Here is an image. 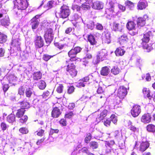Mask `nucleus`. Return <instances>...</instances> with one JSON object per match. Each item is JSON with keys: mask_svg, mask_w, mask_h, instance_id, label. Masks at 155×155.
Instances as JSON below:
<instances>
[{"mask_svg": "<svg viewBox=\"0 0 155 155\" xmlns=\"http://www.w3.org/2000/svg\"><path fill=\"white\" fill-rule=\"evenodd\" d=\"M35 43L37 48H40L42 47L44 44V41L40 36H37L35 39Z\"/></svg>", "mask_w": 155, "mask_h": 155, "instance_id": "obj_16", "label": "nucleus"}, {"mask_svg": "<svg viewBox=\"0 0 155 155\" xmlns=\"http://www.w3.org/2000/svg\"><path fill=\"white\" fill-rule=\"evenodd\" d=\"M151 117L150 114L146 113L142 115L141 118V121L144 124H148L151 121Z\"/></svg>", "mask_w": 155, "mask_h": 155, "instance_id": "obj_14", "label": "nucleus"}, {"mask_svg": "<svg viewBox=\"0 0 155 155\" xmlns=\"http://www.w3.org/2000/svg\"><path fill=\"white\" fill-rule=\"evenodd\" d=\"M19 123L21 124H25L28 119V116L27 115H25L22 117L19 118Z\"/></svg>", "mask_w": 155, "mask_h": 155, "instance_id": "obj_36", "label": "nucleus"}, {"mask_svg": "<svg viewBox=\"0 0 155 155\" xmlns=\"http://www.w3.org/2000/svg\"><path fill=\"white\" fill-rule=\"evenodd\" d=\"M38 16H36L33 17L31 20L32 28L33 29H36L38 27L39 24Z\"/></svg>", "mask_w": 155, "mask_h": 155, "instance_id": "obj_20", "label": "nucleus"}, {"mask_svg": "<svg viewBox=\"0 0 155 155\" xmlns=\"http://www.w3.org/2000/svg\"><path fill=\"white\" fill-rule=\"evenodd\" d=\"M94 22L92 21H91L88 24H87V26L88 28L92 29L94 28Z\"/></svg>", "mask_w": 155, "mask_h": 155, "instance_id": "obj_64", "label": "nucleus"}, {"mask_svg": "<svg viewBox=\"0 0 155 155\" xmlns=\"http://www.w3.org/2000/svg\"><path fill=\"white\" fill-rule=\"evenodd\" d=\"M89 145L90 147L93 150L96 149L98 147V143L95 141H92L91 142L89 143Z\"/></svg>", "mask_w": 155, "mask_h": 155, "instance_id": "obj_40", "label": "nucleus"}, {"mask_svg": "<svg viewBox=\"0 0 155 155\" xmlns=\"http://www.w3.org/2000/svg\"><path fill=\"white\" fill-rule=\"evenodd\" d=\"M0 23L1 25L3 26H8L10 23L8 17L6 16L4 19L1 20L0 21Z\"/></svg>", "mask_w": 155, "mask_h": 155, "instance_id": "obj_33", "label": "nucleus"}, {"mask_svg": "<svg viewBox=\"0 0 155 155\" xmlns=\"http://www.w3.org/2000/svg\"><path fill=\"white\" fill-rule=\"evenodd\" d=\"M70 13V11L68 8L66 6H63L61 7L60 12L58 14L60 18H65L68 17Z\"/></svg>", "mask_w": 155, "mask_h": 155, "instance_id": "obj_9", "label": "nucleus"}, {"mask_svg": "<svg viewBox=\"0 0 155 155\" xmlns=\"http://www.w3.org/2000/svg\"><path fill=\"white\" fill-rule=\"evenodd\" d=\"M136 25L132 21H128L127 24V28L130 31V34L134 36L137 34L138 29L135 27Z\"/></svg>", "mask_w": 155, "mask_h": 155, "instance_id": "obj_6", "label": "nucleus"}, {"mask_svg": "<svg viewBox=\"0 0 155 155\" xmlns=\"http://www.w3.org/2000/svg\"><path fill=\"white\" fill-rule=\"evenodd\" d=\"M103 3L98 1L95 2L93 4L92 8L95 9H100L103 8Z\"/></svg>", "mask_w": 155, "mask_h": 155, "instance_id": "obj_23", "label": "nucleus"}, {"mask_svg": "<svg viewBox=\"0 0 155 155\" xmlns=\"http://www.w3.org/2000/svg\"><path fill=\"white\" fill-rule=\"evenodd\" d=\"M42 96L43 98L45 99V100H47L50 97V93L48 91H47L43 92Z\"/></svg>", "mask_w": 155, "mask_h": 155, "instance_id": "obj_51", "label": "nucleus"}, {"mask_svg": "<svg viewBox=\"0 0 155 155\" xmlns=\"http://www.w3.org/2000/svg\"><path fill=\"white\" fill-rule=\"evenodd\" d=\"M55 46L60 49H61L64 48V45L59 43H54Z\"/></svg>", "mask_w": 155, "mask_h": 155, "instance_id": "obj_60", "label": "nucleus"}, {"mask_svg": "<svg viewBox=\"0 0 155 155\" xmlns=\"http://www.w3.org/2000/svg\"><path fill=\"white\" fill-rule=\"evenodd\" d=\"M150 145V144L148 141L141 142L138 148L139 150L142 153L144 152L149 147Z\"/></svg>", "mask_w": 155, "mask_h": 155, "instance_id": "obj_15", "label": "nucleus"}, {"mask_svg": "<svg viewBox=\"0 0 155 155\" xmlns=\"http://www.w3.org/2000/svg\"><path fill=\"white\" fill-rule=\"evenodd\" d=\"M19 103L21 106V108H23L25 110V109H28L30 107V104L24 101L19 102Z\"/></svg>", "mask_w": 155, "mask_h": 155, "instance_id": "obj_32", "label": "nucleus"}, {"mask_svg": "<svg viewBox=\"0 0 155 155\" xmlns=\"http://www.w3.org/2000/svg\"><path fill=\"white\" fill-rule=\"evenodd\" d=\"M53 31L51 28H49L46 31L44 37L47 43H50L53 39Z\"/></svg>", "mask_w": 155, "mask_h": 155, "instance_id": "obj_10", "label": "nucleus"}, {"mask_svg": "<svg viewBox=\"0 0 155 155\" xmlns=\"http://www.w3.org/2000/svg\"><path fill=\"white\" fill-rule=\"evenodd\" d=\"M75 114L73 111H71L66 113L64 116L65 118L70 119Z\"/></svg>", "mask_w": 155, "mask_h": 155, "instance_id": "obj_50", "label": "nucleus"}, {"mask_svg": "<svg viewBox=\"0 0 155 155\" xmlns=\"http://www.w3.org/2000/svg\"><path fill=\"white\" fill-rule=\"evenodd\" d=\"M26 110L23 108H20L18 109L16 113V116L17 118L21 117L24 116Z\"/></svg>", "mask_w": 155, "mask_h": 155, "instance_id": "obj_24", "label": "nucleus"}, {"mask_svg": "<svg viewBox=\"0 0 155 155\" xmlns=\"http://www.w3.org/2000/svg\"><path fill=\"white\" fill-rule=\"evenodd\" d=\"M38 130L37 131V135L39 137H42L44 134L45 129L38 128Z\"/></svg>", "mask_w": 155, "mask_h": 155, "instance_id": "obj_48", "label": "nucleus"}, {"mask_svg": "<svg viewBox=\"0 0 155 155\" xmlns=\"http://www.w3.org/2000/svg\"><path fill=\"white\" fill-rule=\"evenodd\" d=\"M81 50V48L79 47H76L71 49L68 53L69 56L70 58V60L71 61H75L76 60L81 61L80 59L76 58V55L78 53L80 52Z\"/></svg>", "mask_w": 155, "mask_h": 155, "instance_id": "obj_5", "label": "nucleus"}, {"mask_svg": "<svg viewBox=\"0 0 155 155\" xmlns=\"http://www.w3.org/2000/svg\"><path fill=\"white\" fill-rule=\"evenodd\" d=\"M16 116L13 114L11 113L7 117V120L9 123H12L15 121Z\"/></svg>", "mask_w": 155, "mask_h": 155, "instance_id": "obj_30", "label": "nucleus"}, {"mask_svg": "<svg viewBox=\"0 0 155 155\" xmlns=\"http://www.w3.org/2000/svg\"><path fill=\"white\" fill-rule=\"evenodd\" d=\"M147 6V3L146 2H143L140 1L137 5L138 9L142 10L146 8Z\"/></svg>", "mask_w": 155, "mask_h": 155, "instance_id": "obj_37", "label": "nucleus"}, {"mask_svg": "<svg viewBox=\"0 0 155 155\" xmlns=\"http://www.w3.org/2000/svg\"><path fill=\"white\" fill-rule=\"evenodd\" d=\"M90 8V6L89 5H87L86 3H84L81 5V8L84 10H87Z\"/></svg>", "mask_w": 155, "mask_h": 155, "instance_id": "obj_57", "label": "nucleus"}, {"mask_svg": "<svg viewBox=\"0 0 155 155\" xmlns=\"http://www.w3.org/2000/svg\"><path fill=\"white\" fill-rule=\"evenodd\" d=\"M107 112L108 111L107 110H103L100 114V115L99 117V120H102L104 119L106 116Z\"/></svg>", "mask_w": 155, "mask_h": 155, "instance_id": "obj_42", "label": "nucleus"}, {"mask_svg": "<svg viewBox=\"0 0 155 155\" xmlns=\"http://www.w3.org/2000/svg\"><path fill=\"white\" fill-rule=\"evenodd\" d=\"M146 128L147 131L149 132H155V125L153 124H148L146 126Z\"/></svg>", "mask_w": 155, "mask_h": 155, "instance_id": "obj_28", "label": "nucleus"}, {"mask_svg": "<svg viewBox=\"0 0 155 155\" xmlns=\"http://www.w3.org/2000/svg\"><path fill=\"white\" fill-rule=\"evenodd\" d=\"M61 114L60 109L57 107H55L53 108L51 112V116L53 118H58Z\"/></svg>", "mask_w": 155, "mask_h": 155, "instance_id": "obj_19", "label": "nucleus"}, {"mask_svg": "<svg viewBox=\"0 0 155 155\" xmlns=\"http://www.w3.org/2000/svg\"><path fill=\"white\" fill-rule=\"evenodd\" d=\"M148 16L146 15H144L142 17H139L137 21V24L138 27L143 26L146 24V21L148 20Z\"/></svg>", "mask_w": 155, "mask_h": 155, "instance_id": "obj_13", "label": "nucleus"}, {"mask_svg": "<svg viewBox=\"0 0 155 155\" xmlns=\"http://www.w3.org/2000/svg\"><path fill=\"white\" fill-rule=\"evenodd\" d=\"M25 89L23 86L20 87L18 89V94L20 95H24Z\"/></svg>", "mask_w": 155, "mask_h": 155, "instance_id": "obj_54", "label": "nucleus"}, {"mask_svg": "<svg viewBox=\"0 0 155 155\" xmlns=\"http://www.w3.org/2000/svg\"><path fill=\"white\" fill-rule=\"evenodd\" d=\"M13 2L15 8L18 10H25L28 5L27 0H14Z\"/></svg>", "mask_w": 155, "mask_h": 155, "instance_id": "obj_2", "label": "nucleus"}, {"mask_svg": "<svg viewBox=\"0 0 155 155\" xmlns=\"http://www.w3.org/2000/svg\"><path fill=\"white\" fill-rule=\"evenodd\" d=\"M120 71L119 68L117 66H114L111 70V72L114 75H117L118 74Z\"/></svg>", "mask_w": 155, "mask_h": 155, "instance_id": "obj_47", "label": "nucleus"}, {"mask_svg": "<svg viewBox=\"0 0 155 155\" xmlns=\"http://www.w3.org/2000/svg\"><path fill=\"white\" fill-rule=\"evenodd\" d=\"M72 9L73 10H76L77 11H80L81 7H80L77 5H74L72 6Z\"/></svg>", "mask_w": 155, "mask_h": 155, "instance_id": "obj_62", "label": "nucleus"}, {"mask_svg": "<svg viewBox=\"0 0 155 155\" xmlns=\"http://www.w3.org/2000/svg\"><path fill=\"white\" fill-rule=\"evenodd\" d=\"M89 80V78H82L80 79L78 83L77 86L78 87H84L85 86V84Z\"/></svg>", "mask_w": 155, "mask_h": 155, "instance_id": "obj_25", "label": "nucleus"}, {"mask_svg": "<svg viewBox=\"0 0 155 155\" xmlns=\"http://www.w3.org/2000/svg\"><path fill=\"white\" fill-rule=\"evenodd\" d=\"M110 72V69L107 67H103L101 71V74L104 76L107 75Z\"/></svg>", "mask_w": 155, "mask_h": 155, "instance_id": "obj_35", "label": "nucleus"}, {"mask_svg": "<svg viewBox=\"0 0 155 155\" xmlns=\"http://www.w3.org/2000/svg\"><path fill=\"white\" fill-rule=\"evenodd\" d=\"M92 55L89 54V53H87L86 54L85 57H84V59H83L82 60V61L84 63H83V64L85 66L86 65V64H87L88 62L87 60H86L87 59H90L92 58Z\"/></svg>", "mask_w": 155, "mask_h": 155, "instance_id": "obj_44", "label": "nucleus"}, {"mask_svg": "<svg viewBox=\"0 0 155 155\" xmlns=\"http://www.w3.org/2000/svg\"><path fill=\"white\" fill-rule=\"evenodd\" d=\"M127 94V88L123 86L119 87L117 94V97L114 100V102L117 104H119L121 102L122 100L124 98Z\"/></svg>", "mask_w": 155, "mask_h": 155, "instance_id": "obj_1", "label": "nucleus"}, {"mask_svg": "<svg viewBox=\"0 0 155 155\" xmlns=\"http://www.w3.org/2000/svg\"><path fill=\"white\" fill-rule=\"evenodd\" d=\"M141 112V109L140 106L138 105H134L131 110L132 116L136 117L139 116Z\"/></svg>", "mask_w": 155, "mask_h": 155, "instance_id": "obj_11", "label": "nucleus"}, {"mask_svg": "<svg viewBox=\"0 0 155 155\" xmlns=\"http://www.w3.org/2000/svg\"><path fill=\"white\" fill-rule=\"evenodd\" d=\"M92 138V135L91 133H87L86 136L84 139V142L88 144Z\"/></svg>", "mask_w": 155, "mask_h": 155, "instance_id": "obj_41", "label": "nucleus"}, {"mask_svg": "<svg viewBox=\"0 0 155 155\" xmlns=\"http://www.w3.org/2000/svg\"><path fill=\"white\" fill-rule=\"evenodd\" d=\"M102 38L103 42L107 44L110 43L111 42L110 33L107 31H105L104 32Z\"/></svg>", "mask_w": 155, "mask_h": 155, "instance_id": "obj_18", "label": "nucleus"}, {"mask_svg": "<svg viewBox=\"0 0 155 155\" xmlns=\"http://www.w3.org/2000/svg\"><path fill=\"white\" fill-rule=\"evenodd\" d=\"M72 61L70 60L68 62L67 61L68 64L66 69L67 73H69L72 77H74L76 75L77 72L75 69V65Z\"/></svg>", "mask_w": 155, "mask_h": 155, "instance_id": "obj_3", "label": "nucleus"}, {"mask_svg": "<svg viewBox=\"0 0 155 155\" xmlns=\"http://www.w3.org/2000/svg\"><path fill=\"white\" fill-rule=\"evenodd\" d=\"M88 40L91 45H94L96 43L95 39L92 35H89L88 36Z\"/></svg>", "mask_w": 155, "mask_h": 155, "instance_id": "obj_39", "label": "nucleus"}, {"mask_svg": "<svg viewBox=\"0 0 155 155\" xmlns=\"http://www.w3.org/2000/svg\"><path fill=\"white\" fill-rule=\"evenodd\" d=\"M64 87L63 84H60L57 88L56 91L58 93L60 94L62 93L63 91Z\"/></svg>", "mask_w": 155, "mask_h": 155, "instance_id": "obj_49", "label": "nucleus"}, {"mask_svg": "<svg viewBox=\"0 0 155 155\" xmlns=\"http://www.w3.org/2000/svg\"><path fill=\"white\" fill-rule=\"evenodd\" d=\"M127 127L128 129L134 133L138 132V128L134 125L130 121H129L127 123Z\"/></svg>", "mask_w": 155, "mask_h": 155, "instance_id": "obj_22", "label": "nucleus"}, {"mask_svg": "<svg viewBox=\"0 0 155 155\" xmlns=\"http://www.w3.org/2000/svg\"><path fill=\"white\" fill-rule=\"evenodd\" d=\"M104 125L107 127L110 126L111 124L110 120L108 119H106V120L104 121Z\"/></svg>", "mask_w": 155, "mask_h": 155, "instance_id": "obj_59", "label": "nucleus"}, {"mask_svg": "<svg viewBox=\"0 0 155 155\" xmlns=\"http://www.w3.org/2000/svg\"><path fill=\"white\" fill-rule=\"evenodd\" d=\"M41 74L40 71L35 72L33 74V77L35 78H39L41 77Z\"/></svg>", "mask_w": 155, "mask_h": 155, "instance_id": "obj_63", "label": "nucleus"}, {"mask_svg": "<svg viewBox=\"0 0 155 155\" xmlns=\"http://www.w3.org/2000/svg\"><path fill=\"white\" fill-rule=\"evenodd\" d=\"M115 144V142L114 140H111L109 141H106L105 143V146L106 147L105 152L107 153H110L111 151L113 150V147Z\"/></svg>", "mask_w": 155, "mask_h": 155, "instance_id": "obj_12", "label": "nucleus"}, {"mask_svg": "<svg viewBox=\"0 0 155 155\" xmlns=\"http://www.w3.org/2000/svg\"><path fill=\"white\" fill-rule=\"evenodd\" d=\"M125 4L130 9H132L134 7V3L131 2L129 1H127L125 2Z\"/></svg>", "mask_w": 155, "mask_h": 155, "instance_id": "obj_52", "label": "nucleus"}, {"mask_svg": "<svg viewBox=\"0 0 155 155\" xmlns=\"http://www.w3.org/2000/svg\"><path fill=\"white\" fill-rule=\"evenodd\" d=\"M124 28V26L121 23L114 22L112 24V29L115 31H121Z\"/></svg>", "mask_w": 155, "mask_h": 155, "instance_id": "obj_17", "label": "nucleus"}, {"mask_svg": "<svg viewBox=\"0 0 155 155\" xmlns=\"http://www.w3.org/2000/svg\"><path fill=\"white\" fill-rule=\"evenodd\" d=\"M34 92L33 88L30 87L26 88L25 91L26 96L28 98L30 97Z\"/></svg>", "mask_w": 155, "mask_h": 155, "instance_id": "obj_29", "label": "nucleus"}, {"mask_svg": "<svg viewBox=\"0 0 155 155\" xmlns=\"http://www.w3.org/2000/svg\"><path fill=\"white\" fill-rule=\"evenodd\" d=\"M56 4V2L54 0L50 1L48 2L46 5L44 6V7L46 8V10H48L54 6Z\"/></svg>", "mask_w": 155, "mask_h": 155, "instance_id": "obj_31", "label": "nucleus"}, {"mask_svg": "<svg viewBox=\"0 0 155 155\" xmlns=\"http://www.w3.org/2000/svg\"><path fill=\"white\" fill-rule=\"evenodd\" d=\"M128 40V38L126 34H124L119 38V42L121 45L126 44Z\"/></svg>", "mask_w": 155, "mask_h": 155, "instance_id": "obj_21", "label": "nucleus"}, {"mask_svg": "<svg viewBox=\"0 0 155 155\" xmlns=\"http://www.w3.org/2000/svg\"><path fill=\"white\" fill-rule=\"evenodd\" d=\"M8 126L4 122H2L1 124V127L2 130L4 131L7 129Z\"/></svg>", "mask_w": 155, "mask_h": 155, "instance_id": "obj_55", "label": "nucleus"}, {"mask_svg": "<svg viewBox=\"0 0 155 155\" xmlns=\"http://www.w3.org/2000/svg\"><path fill=\"white\" fill-rule=\"evenodd\" d=\"M7 36L3 34L0 33V43H3L7 40Z\"/></svg>", "mask_w": 155, "mask_h": 155, "instance_id": "obj_46", "label": "nucleus"}, {"mask_svg": "<svg viewBox=\"0 0 155 155\" xmlns=\"http://www.w3.org/2000/svg\"><path fill=\"white\" fill-rule=\"evenodd\" d=\"M150 32H148L147 33L144 34L143 38H142V42L143 43H147L150 40Z\"/></svg>", "mask_w": 155, "mask_h": 155, "instance_id": "obj_38", "label": "nucleus"}, {"mask_svg": "<svg viewBox=\"0 0 155 155\" xmlns=\"http://www.w3.org/2000/svg\"><path fill=\"white\" fill-rule=\"evenodd\" d=\"M95 26L96 29L98 30H102L103 28V27L102 25L99 23H97L95 24Z\"/></svg>", "mask_w": 155, "mask_h": 155, "instance_id": "obj_58", "label": "nucleus"}, {"mask_svg": "<svg viewBox=\"0 0 155 155\" xmlns=\"http://www.w3.org/2000/svg\"><path fill=\"white\" fill-rule=\"evenodd\" d=\"M59 123L62 126L65 127L67 125V121L66 119L64 118L61 119L59 121Z\"/></svg>", "mask_w": 155, "mask_h": 155, "instance_id": "obj_53", "label": "nucleus"}, {"mask_svg": "<svg viewBox=\"0 0 155 155\" xmlns=\"http://www.w3.org/2000/svg\"><path fill=\"white\" fill-rule=\"evenodd\" d=\"M75 88L73 86H71L68 87V93L70 94L73 93L74 91Z\"/></svg>", "mask_w": 155, "mask_h": 155, "instance_id": "obj_56", "label": "nucleus"}, {"mask_svg": "<svg viewBox=\"0 0 155 155\" xmlns=\"http://www.w3.org/2000/svg\"><path fill=\"white\" fill-rule=\"evenodd\" d=\"M125 52V51L121 48H117L115 51L116 55L117 56L123 55Z\"/></svg>", "mask_w": 155, "mask_h": 155, "instance_id": "obj_34", "label": "nucleus"}, {"mask_svg": "<svg viewBox=\"0 0 155 155\" xmlns=\"http://www.w3.org/2000/svg\"><path fill=\"white\" fill-rule=\"evenodd\" d=\"M20 40L19 35H18L16 36L14 35L12 38V40L11 43V48H14L13 49L19 50H20Z\"/></svg>", "mask_w": 155, "mask_h": 155, "instance_id": "obj_8", "label": "nucleus"}, {"mask_svg": "<svg viewBox=\"0 0 155 155\" xmlns=\"http://www.w3.org/2000/svg\"><path fill=\"white\" fill-rule=\"evenodd\" d=\"M38 87L41 90L44 89L46 87V84L45 81L43 80H41L38 83Z\"/></svg>", "mask_w": 155, "mask_h": 155, "instance_id": "obj_45", "label": "nucleus"}, {"mask_svg": "<svg viewBox=\"0 0 155 155\" xmlns=\"http://www.w3.org/2000/svg\"><path fill=\"white\" fill-rule=\"evenodd\" d=\"M107 55V51L105 49H102L98 53L96 59L93 60V63L94 64H97L100 61L104 60Z\"/></svg>", "mask_w": 155, "mask_h": 155, "instance_id": "obj_7", "label": "nucleus"}, {"mask_svg": "<svg viewBox=\"0 0 155 155\" xmlns=\"http://www.w3.org/2000/svg\"><path fill=\"white\" fill-rule=\"evenodd\" d=\"M114 0H108L107 2H109L108 7L106 8L105 10L106 14L110 16L112 15L114 13L117 15L119 11L114 10V3L113 2Z\"/></svg>", "mask_w": 155, "mask_h": 155, "instance_id": "obj_4", "label": "nucleus"}, {"mask_svg": "<svg viewBox=\"0 0 155 155\" xmlns=\"http://www.w3.org/2000/svg\"><path fill=\"white\" fill-rule=\"evenodd\" d=\"M37 127L38 128L46 129L47 127V125L44 121L42 120H37Z\"/></svg>", "mask_w": 155, "mask_h": 155, "instance_id": "obj_27", "label": "nucleus"}, {"mask_svg": "<svg viewBox=\"0 0 155 155\" xmlns=\"http://www.w3.org/2000/svg\"><path fill=\"white\" fill-rule=\"evenodd\" d=\"M19 131L22 134H26L29 132V130L27 127H22L20 128Z\"/></svg>", "mask_w": 155, "mask_h": 155, "instance_id": "obj_43", "label": "nucleus"}, {"mask_svg": "<svg viewBox=\"0 0 155 155\" xmlns=\"http://www.w3.org/2000/svg\"><path fill=\"white\" fill-rule=\"evenodd\" d=\"M59 132L58 129H54L51 128L50 131V134L51 135L53 134L54 133L57 134Z\"/></svg>", "mask_w": 155, "mask_h": 155, "instance_id": "obj_61", "label": "nucleus"}, {"mask_svg": "<svg viewBox=\"0 0 155 155\" xmlns=\"http://www.w3.org/2000/svg\"><path fill=\"white\" fill-rule=\"evenodd\" d=\"M142 91L144 96L147 97L149 100L152 99V95H150V91L148 88H144Z\"/></svg>", "mask_w": 155, "mask_h": 155, "instance_id": "obj_26", "label": "nucleus"}]
</instances>
